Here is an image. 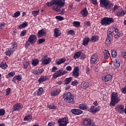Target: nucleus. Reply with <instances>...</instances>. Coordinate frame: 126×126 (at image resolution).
Returning <instances> with one entry per match:
<instances>
[{
	"instance_id": "obj_1",
	"label": "nucleus",
	"mask_w": 126,
	"mask_h": 126,
	"mask_svg": "<svg viewBox=\"0 0 126 126\" xmlns=\"http://www.w3.org/2000/svg\"><path fill=\"white\" fill-rule=\"evenodd\" d=\"M65 4V0H52L50 2L47 3V6L49 7L52 6V9L54 11L60 12L61 8Z\"/></svg>"
},
{
	"instance_id": "obj_2",
	"label": "nucleus",
	"mask_w": 126,
	"mask_h": 126,
	"mask_svg": "<svg viewBox=\"0 0 126 126\" xmlns=\"http://www.w3.org/2000/svg\"><path fill=\"white\" fill-rule=\"evenodd\" d=\"M121 101V98L119 97V93H113L111 94V100L109 104L110 107H115L116 104Z\"/></svg>"
},
{
	"instance_id": "obj_3",
	"label": "nucleus",
	"mask_w": 126,
	"mask_h": 126,
	"mask_svg": "<svg viewBox=\"0 0 126 126\" xmlns=\"http://www.w3.org/2000/svg\"><path fill=\"white\" fill-rule=\"evenodd\" d=\"M63 99L66 103H74V96L71 93H66L63 95Z\"/></svg>"
},
{
	"instance_id": "obj_4",
	"label": "nucleus",
	"mask_w": 126,
	"mask_h": 126,
	"mask_svg": "<svg viewBox=\"0 0 126 126\" xmlns=\"http://www.w3.org/2000/svg\"><path fill=\"white\" fill-rule=\"evenodd\" d=\"M99 2L101 7H104L105 9H110L114 6V4L110 3L109 0H99Z\"/></svg>"
},
{
	"instance_id": "obj_5",
	"label": "nucleus",
	"mask_w": 126,
	"mask_h": 126,
	"mask_svg": "<svg viewBox=\"0 0 126 126\" xmlns=\"http://www.w3.org/2000/svg\"><path fill=\"white\" fill-rule=\"evenodd\" d=\"M111 23H114V19L109 17H103L100 20V24L102 26H108Z\"/></svg>"
},
{
	"instance_id": "obj_6",
	"label": "nucleus",
	"mask_w": 126,
	"mask_h": 126,
	"mask_svg": "<svg viewBox=\"0 0 126 126\" xmlns=\"http://www.w3.org/2000/svg\"><path fill=\"white\" fill-rule=\"evenodd\" d=\"M16 44H14L12 45V48H7L5 52L6 56L9 57L11 54H13L15 50H16Z\"/></svg>"
},
{
	"instance_id": "obj_7",
	"label": "nucleus",
	"mask_w": 126,
	"mask_h": 126,
	"mask_svg": "<svg viewBox=\"0 0 126 126\" xmlns=\"http://www.w3.org/2000/svg\"><path fill=\"white\" fill-rule=\"evenodd\" d=\"M59 126H66L68 123V118L67 117L62 118L58 121Z\"/></svg>"
},
{
	"instance_id": "obj_8",
	"label": "nucleus",
	"mask_w": 126,
	"mask_h": 126,
	"mask_svg": "<svg viewBox=\"0 0 126 126\" xmlns=\"http://www.w3.org/2000/svg\"><path fill=\"white\" fill-rule=\"evenodd\" d=\"M84 126H95V123L93 120L90 118H86L83 122Z\"/></svg>"
},
{
	"instance_id": "obj_9",
	"label": "nucleus",
	"mask_w": 126,
	"mask_h": 126,
	"mask_svg": "<svg viewBox=\"0 0 126 126\" xmlns=\"http://www.w3.org/2000/svg\"><path fill=\"white\" fill-rule=\"evenodd\" d=\"M72 75L74 78H77L79 76V67L75 66L72 72Z\"/></svg>"
},
{
	"instance_id": "obj_10",
	"label": "nucleus",
	"mask_w": 126,
	"mask_h": 126,
	"mask_svg": "<svg viewBox=\"0 0 126 126\" xmlns=\"http://www.w3.org/2000/svg\"><path fill=\"white\" fill-rule=\"evenodd\" d=\"M61 92H62L61 89H54L51 92V95L53 97H56V96H58Z\"/></svg>"
},
{
	"instance_id": "obj_11",
	"label": "nucleus",
	"mask_w": 126,
	"mask_h": 126,
	"mask_svg": "<svg viewBox=\"0 0 126 126\" xmlns=\"http://www.w3.org/2000/svg\"><path fill=\"white\" fill-rule=\"evenodd\" d=\"M28 40L30 41L31 44H35L37 41V36H36L35 34L30 35Z\"/></svg>"
},
{
	"instance_id": "obj_12",
	"label": "nucleus",
	"mask_w": 126,
	"mask_h": 126,
	"mask_svg": "<svg viewBox=\"0 0 126 126\" xmlns=\"http://www.w3.org/2000/svg\"><path fill=\"white\" fill-rule=\"evenodd\" d=\"M115 110L118 112V113H120V114H124L125 112V106L124 105L121 104L117 106V107L115 108Z\"/></svg>"
},
{
	"instance_id": "obj_13",
	"label": "nucleus",
	"mask_w": 126,
	"mask_h": 126,
	"mask_svg": "<svg viewBox=\"0 0 126 126\" xmlns=\"http://www.w3.org/2000/svg\"><path fill=\"white\" fill-rule=\"evenodd\" d=\"M62 75H63V69H60L53 74V78H58V77H60Z\"/></svg>"
},
{
	"instance_id": "obj_14",
	"label": "nucleus",
	"mask_w": 126,
	"mask_h": 126,
	"mask_svg": "<svg viewBox=\"0 0 126 126\" xmlns=\"http://www.w3.org/2000/svg\"><path fill=\"white\" fill-rule=\"evenodd\" d=\"M97 60H98V54H94L91 57L90 63H93V64H95Z\"/></svg>"
},
{
	"instance_id": "obj_15",
	"label": "nucleus",
	"mask_w": 126,
	"mask_h": 126,
	"mask_svg": "<svg viewBox=\"0 0 126 126\" xmlns=\"http://www.w3.org/2000/svg\"><path fill=\"white\" fill-rule=\"evenodd\" d=\"M53 35L55 38H58V37H60V36L62 35V32H61V30H60V29L55 28L54 29Z\"/></svg>"
},
{
	"instance_id": "obj_16",
	"label": "nucleus",
	"mask_w": 126,
	"mask_h": 126,
	"mask_svg": "<svg viewBox=\"0 0 126 126\" xmlns=\"http://www.w3.org/2000/svg\"><path fill=\"white\" fill-rule=\"evenodd\" d=\"M46 34H47V31L45 29H42L38 32L37 36L38 38H41L42 36H45Z\"/></svg>"
},
{
	"instance_id": "obj_17",
	"label": "nucleus",
	"mask_w": 126,
	"mask_h": 126,
	"mask_svg": "<svg viewBox=\"0 0 126 126\" xmlns=\"http://www.w3.org/2000/svg\"><path fill=\"white\" fill-rule=\"evenodd\" d=\"M71 112L73 115H76V116L81 115L83 113V111L78 109H72L71 110Z\"/></svg>"
},
{
	"instance_id": "obj_18",
	"label": "nucleus",
	"mask_w": 126,
	"mask_h": 126,
	"mask_svg": "<svg viewBox=\"0 0 126 126\" xmlns=\"http://www.w3.org/2000/svg\"><path fill=\"white\" fill-rule=\"evenodd\" d=\"M100 109H101V107H100V106H97L96 107L94 106H92L90 109V112H92L93 114H96V113H97V112H98V111H99Z\"/></svg>"
},
{
	"instance_id": "obj_19",
	"label": "nucleus",
	"mask_w": 126,
	"mask_h": 126,
	"mask_svg": "<svg viewBox=\"0 0 126 126\" xmlns=\"http://www.w3.org/2000/svg\"><path fill=\"white\" fill-rule=\"evenodd\" d=\"M22 108V104L20 103L16 104L13 108V112H15V111H20V109Z\"/></svg>"
},
{
	"instance_id": "obj_20",
	"label": "nucleus",
	"mask_w": 126,
	"mask_h": 126,
	"mask_svg": "<svg viewBox=\"0 0 126 126\" xmlns=\"http://www.w3.org/2000/svg\"><path fill=\"white\" fill-rule=\"evenodd\" d=\"M126 13V11L123 10V9H119L116 12V15L117 16H124Z\"/></svg>"
},
{
	"instance_id": "obj_21",
	"label": "nucleus",
	"mask_w": 126,
	"mask_h": 126,
	"mask_svg": "<svg viewBox=\"0 0 126 126\" xmlns=\"http://www.w3.org/2000/svg\"><path fill=\"white\" fill-rule=\"evenodd\" d=\"M111 79H112V75H111L110 74L106 75V76L102 77V80L104 82H107L108 81H110V80H111Z\"/></svg>"
},
{
	"instance_id": "obj_22",
	"label": "nucleus",
	"mask_w": 126,
	"mask_h": 126,
	"mask_svg": "<svg viewBox=\"0 0 126 126\" xmlns=\"http://www.w3.org/2000/svg\"><path fill=\"white\" fill-rule=\"evenodd\" d=\"M90 42V38L88 36H86L84 38L83 41V45L85 47H86V46L88 45V43Z\"/></svg>"
},
{
	"instance_id": "obj_23",
	"label": "nucleus",
	"mask_w": 126,
	"mask_h": 126,
	"mask_svg": "<svg viewBox=\"0 0 126 126\" xmlns=\"http://www.w3.org/2000/svg\"><path fill=\"white\" fill-rule=\"evenodd\" d=\"M113 33H114V30L113 28H109L107 32V37L112 38L113 37Z\"/></svg>"
},
{
	"instance_id": "obj_24",
	"label": "nucleus",
	"mask_w": 126,
	"mask_h": 126,
	"mask_svg": "<svg viewBox=\"0 0 126 126\" xmlns=\"http://www.w3.org/2000/svg\"><path fill=\"white\" fill-rule=\"evenodd\" d=\"M80 13L83 17H86V16L88 15V10H87V8H84V9L80 11Z\"/></svg>"
},
{
	"instance_id": "obj_25",
	"label": "nucleus",
	"mask_w": 126,
	"mask_h": 126,
	"mask_svg": "<svg viewBox=\"0 0 126 126\" xmlns=\"http://www.w3.org/2000/svg\"><path fill=\"white\" fill-rule=\"evenodd\" d=\"M52 60V59L50 58H46L45 59H42L41 62L43 63V64H44L45 65L47 64H49L50 63H51V61Z\"/></svg>"
},
{
	"instance_id": "obj_26",
	"label": "nucleus",
	"mask_w": 126,
	"mask_h": 126,
	"mask_svg": "<svg viewBox=\"0 0 126 126\" xmlns=\"http://www.w3.org/2000/svg\"><path fill=\"white\" fill-rule=\"evenodd\" d=\"M65 58L58 59V60L56 61V63L58 64V65H60V64H62V63H65Z\"/></svg>"
},
{
	"instance_id": "obj_27",
	"label": "nucleus",
	"mask_w": 126,
	"mask_h": 126,
	"mask_svg": "<svg viewBox=\"0 0 126 126\" xmlns=\"http://www.w3.org/2000/svg\"><path fill=\"white\" fill-rule=\"evenodd\" d=\"M28 26V23L25 22L22 24H20L18 27V29H22L23 28H25V27H27Z\"/></svg>"
},
{
	"instance_id": "obj_28",
	"label": "nucleus",
	"mask_w": 126,
	"mask_h": 126,
	"mask_svg": "<svg viewBox=\"0 0 126 126\" xmlns=\"http://www.w3.org/2000/svg\"><path fill=\"white\" fill-rule=\"evenodd\" d=\"M104 58L105 60H108L110 58V53L108 50H104L103 51Z\"/></svg>"
},
{
	"instance_id": "obj_29",
	"label": "nucleus",
	"mask_w": 126,
	"mask_h": 126,
	"mask_svg": "<svg viewBox=\"0 0 126 126\" xmlns=\"http://www.w3.org/2000/svg\"><path fill=\"white\" fill-rule=\"evenodd\" d=\"M47 79H48L47 76H40V78L38 79V81L39 83H41V82H44V81H46V80H47Z\"/></svg>"
},
{
	"instance_id": "obj_30",
	"label": "nucleus",
	"mask_w": 126,
	"mask_h": 126,
	"mask_svg": "<svg viewBox=\"0 0 126 126\" xmlns=\"http://www.w3.org/2000/svg\"><path fill=\"white\" fill-rule=\"evenodd\" d=\"M32 64L33 66H37L39 64V59H34L32 61Z\"/></svg>"
},
{
	"instance_id": "obj_31",
	"label": "nucleus",
	"mask_w": 126,
	"mask_h": 126,
	"mask_svg": "<svg viewBox=\"0 0 126 126\" xmlns=\"http://www.w3.org/2000/svg\"><path fill=\"white\" fill-rule=\"evenodd\" d=\"M0 67H1L2 69H6L7 68V64L5 62H2L0 64Z\"/></svg>"
},
{
	"instance_id": "obj_32",
	"label": "nucleus",
	"mask_w": 126,
	"mask_h": 126,
	"mask_svg": "<svg viewBox=\"0 0 126 126\" xmlns=\"http://www.w3.org/2000/svg\"><path fill=\"white\" fill-rule=\"evenodd\" d=\"M91 40V42H98L99 41V36L97 35H94L92 37Z\"/></svg>"
},
{
	"instance_id": "obj_33",
	"label": "nucleus",
	"mask_w": 126,
	"mask_h": 126,
	"mask_svg": "<svg viewBox=\"0 0 126 126\" xmlns=\"http://www.w3.org/2000/svg\"><path fill=\"white\" fill-rule=\"evenodd\" d=\"M79 109H80V110H86L88 109V108L87 107V104H84L83 103L80 104L79 105Z\"/></svg>"
},
{
	"instance_id": "obj_34",
	"label": "nucleus",
	"mask_w": 126,
	"mask_h": 126,
	"mask_svg": "<svg viewBox=\"0 0 126 126\" xmlns=\"http://www.w3.org/2000/svg\"><path fill=\"white\" fill-rule=\"evenodd\" d=\"M24 121L27 122H31V121H32V116L31 115H29L26 116L24 119Z\"/></svg>"
},
{
	"instance_id": "obj_35",
	"label": "nucleus",
	"mask_w": 126,
	"mask_h": 126,
	"mask_svg": "<svg viewBox=\"0 0 126 126\" xmlns=\"http://www.w3.org/2000/svg\"><path fill=\"white\" fill-rule=\"evenodd\" d=\"M122 36H123V32H119L114 35V38L115 39H119V38H120V37H122Z\"/></svg>"
},
{
	"instance_id": "obj_36",
	"label": "nucleus",
	"mask_w": 126,
	"mask_h": 126,
	"mask_svg": "<svg viewBox=\"0 0 126 126\" xmlns=\"http://www.w3.org/2000/svg\"><path fill=\"white\" fill-rule=\"evenodd\" d=\"M72 80V77L67 78L65 79L64 81V84L66 85V84H68L69 83H70V82Z\"/></svg>"
},
{
	"instance_id": "obj_37",
	"label": "nucleus",
	"mask_w": 126,
	"mask_h": 126,
	"mask_svg": "<svg viewBox=\"0 0 126 126\" xmlns=\"http://www.w3.org/2000/svg\"><path fill=\"white\" fill-rule=\"evenodd\" d=\"M81 55V52H77L74 54L73 58L74 59H78Z\"/></svg>"
},
{
	"instance_id": "obj_38",
	"label": "nucleus",
	"mask_w": 126,
	"mask_h": 126,
	"mask_svg": "<svg viewBox=\"0 0 126 126\" xmlns=\"http://www.w3.org/2000/svg\"><path fill=\"white\" fill-rule=\"evenodd\" d=\"M43 92H44V90H43V88H39L38 89V92H37L38 96H41V95L43 94Z\"/></svg>"
},
{
	"instance_id": "obj_39",
	"label": "nucleus",
	"mask_w": 126,
	"mask_h": 126,
	"mask_svg": "<svg viewBox=\"0 0 126 126\" xmlns=\"http://www.w3.org/2000/svg\"><path fill=\"white\" fill-rule=\"evenodd\" d=\"M117 55H118V53L116 50H113L111 51V56L113 58H116V57H117Z\"/></svg>"
},
{
	"instance_id": "obj_40",
	"label": "nucleus",
	"mask_w": 126,
	"mask_h": 126,
	"mask_svg": "<svg viewBox=\"0 0 126 126\" xmlns=\"http://www.w3.org/2000/svg\"><path fill=\"white\" fill-rule=\"evenodd\" d=\"M67 35H70L71 36H74L75 35V32L73 30H69L67 33Z\"/></svg>"
},
{
	"instance_id": "obj_41",
	"label": "nucleus",
	"mask_w": 126,
	"mask_h": 126,
	"mask_svg": "<svg viewBox=\"0 0 126 126\" xmlns=\"http://www.w3.org/2000/svg\"><path fill=\"white\" fill-rule=\"evenodd\" d=\"M39 13H40V10H38L37 11H32V15H33L34 17L37 16V15H38V14H39Z\"/></svg>"
},
{
	"instance_id": "obj_42",
	"label": "nucleus",
	"mask_w": 126,
	"mask_h": 126,
	"mask_svg": "<svg viewBox=\"0 0 126 126\" xmlns=\"http://www.w3.org/2000/svg\"><path fill=\"white\" fill-rule=\"evenodd\" d=\"M112 40V37H107L105 40V44L106 45H110L111 44V41Z\"/></svg>"
},
{
	"instance_id": "obj_43",
	"label": "nucleus",
	"mask_w": 126,
	"mask_h": 126,
	"mask_svg": "<svg viewBox=\"0 0 126 126\" xmlns=\"http://www.w3.org/2000/svg\"><path fill=\"white\" fill-rule=\"evenodd\" d=\"M114 65L115 67H120L121 66V63H120V62L118 60H116V62L114 63Z\"/></svg>"
},
{
	"instance_id": "obj_44",
	"label": "nucleus",
	"mask_w": 126,
	"mask_h": 126,
	"mask_svg": "<svg viewBox=\"0 0 126 126\" xmlns=\"http://www.w3.org/2000/svg\"><path fill=\"white\" fill-rule=\"evenodd\" d=\"M73 26L74 27H79L80 26V22L77 21H74L73 23Z\"/></svg>"
},
{
	"instance_id": "obj_45",
	"label": "nucleus",
	"mask_w": 126,
	"mask_h": 126,
	"mask_svg": "<svg viewBox=\"0 0 126 126\" xmlns=\"http://www.w3.org/2000/svg\"><path fill=\"white\" fill-rule=\"evenodd\" d=\"M20 16V11H17L14 13V15H13V17L16 18L18 17V16Z\"/></svg>"
},
{
	"instance_id": "obj_46",
	"label": "nucleus",
	"mask_w": 126,
	"mask_h": 126,
	"mask_svg": "<svg viewBox=\"0 0 126 126\" xmlns=\"http://www.w3.org/2000/svg\"><path fill=\"white\" fill-rule=\"evenodd\" d=\"M26 33H27V31L24 30L22 32H21L20 36L21 37H24V36L26 35Z\"/></svg>"
},
{
	"instance_id": "obj_47",
	"label": "nucleus",
	"mask_w": 126,
	"mask_h": 126,
	"mask_svg": "<svg viewBox=\"0 0 126 126\" xmlns=\"http://www.w3.org/2000/svg\"><path fill=\"white\" fill-rule=\"evenodd\" d=\"M46 40L44 38H40L37 41V44L40 45V44H42V43H44Z\"/></svg>"
},
{
	"instance_id": "obj_48",
	"label": "nucleus",
	"mask_w": 126,
	"mask_h": 126,
	"mask_svg": "<svg viewBox=\"0 0 126 126\" xmlns=\"http://www.w3.org/2000/svg\"><path fill=\"white\" fill-rule=\"evenodd\" d=\"M47 107L49 108V109L51 110H56V109H57V106L54 105H48Z\"/></svg>"
},
{
	"instance_id": "obj_49",
	"label": "nucleus",
	"mask_w": 126,
	"mask_h": 126,
	"mask_svg": "<svg viewBox=\"0 0 126 126\" xmlns=\"http://www.w3.org/2000/svg\"><path fill=\"white\" fill-rule=\"evenodd\" d=\"M4 114H5V110L3 109H0V116H4Z\"/></svg>"
},
{
	"instance_id": "obj_50",
	"label": "nucleus",
	"mask_w": 126,
	"mask_h": 126,
	"mask_svg": "<svg viewBox=\"0 0 126 126\" xmlns=\"http://www.w3.org/2000/svg\"><path fill=\"white\" fill-rule=\"evenodd\" d=\"M24 68H27L28 65H29V62H24L23 63Z\"/></svg>"
},
{
	"instance_id": "obj_51",
	"label": "nucleus",
	"mask_w": 126,
	"mask_h": 126,
	"mask_svg": "<svg viewBox=\"0 0 126 126\" xmlns=\"http://www.w3.org/2000/svg\"><path fill=\"white\" fill-rule=\"evenodd\" d=\"M121 91L122 93H123V94H126V86L125 87L122 88L121 89Z\"/></svg>"
},
{
	"instance_id": "obj_52",
	"label": "nucleus",
	"mask_w": 126,
	"mask_h": 126,
	"mask_svg": "<svg viewBox=\"0 0 126 126\" xmlns=\"http://www.w3.org/2000/svg\"><path fill=\"white\" fill-rule=\"evenodd\" d=\"M16 77L17 78V80H18V81H20L22 79V76H21V75H18L17 76H16Z\"/></svg>"
},
{
	"instance_id": "obj_53",
	"label": "nucleus",
	"mask_w": 126,
	"mask_h": 126,
	"mask_svg": "<svg viewBox=\"0 0 126 126\" xmlns=\"http://www.w3.org/2000/svg\"><path fill=\"white\" fill-rule=\"evenodd\" d=\"M80 59L81 60H84L85 58H86V55L84 54V53H81V55H80Z\"/></svg>"
},
{
	"instance_id": "obj_54",
	"label": "nucleus",
	"mask_w": 126,
	"mask_h": 126,
	"mask_svg": "<svg viewBox=\"0 0 126 126\" xmlns=\"http://www.w3.org/2000/svg\"><path fill=\"white\" fill-rule=\"evenodd\" d=\"M71 84L73 86H75V85H77L78 84V81H77V80H75L72 82Z\"/></svg>"
},
{
	"instance_id": "obj_55",
	"label": "nucleus",
	"mask_w": 126,
	"mask_h": 126,
	"mask_svg": "<svg viewBox=\"0 0 126 126\" xmlns=\"http://www.w3.org/2000/svg\"><path fill=\"white\" fill-rule=\"evenodd\" d=\"M5 23H1L0 24V29H3V28H4V27H5Z\"/></svg>"
},
{
	"instance_id": "obj_56",
	"label": "nucleus",
	"mask_w": 126,
	"mask_h": 126,
	"mask_svg": "<svg viewBox=\"0 0 126 126\" xmlns=\"http://www.w3.org/2000/svg\"><path fill=\"white\" fill-rule=\"evenodd\" d=\"M56 18L58 20H60V21L63 20V19H64V18L62 17L61 16H56Z\"/></svg>"
},
{
	"instance_id": "obj_57",
	"label": "nucleus",
	"mask_w": 126,
	"mask_h": 126,
	"mask_svg": "<svg viewBox=\"0 0 126 126\" xmlns=\"http://www.w3.org/2000/svg\"><path fill=\"white\" fill-rule=\"evenodd\" d=\"M90 1L92 3H93V4H94V5L98 4V3H97V0H90Z\"/></svg>"
},
{
	"instance_id": "obj_58",
	"label": "nucleus",
	"mask_w": 126,
	"mask_h": 126,
	"mask_svg": "<svg viewBox=\"0 0 126 126\" xmlns=\"http://www.w3.org/2000/svg\"><path fill=\"white\" fill-rule=\"evenodd\" d=\"M83 87L85 88H87V87H89V82H85L83 84Z\"/></svg>"
},
{
	"instance_id": "obj_59",
	"label": "nucleus",
	"mask_w": 126,
	"mask_h": 126,
	"mask_svg": "<svg viewBox=\"0 0 126 126\" xmlns=\"http://www.w3.org/2000/svg\"><path fill=\"white\" fill-rule=\"evenodd\" d=\"M31 44V42H30V41L28 39V41H27L26 44H25V47L26 48H28V46L30 45Z\"/></svg>"
},
{
	"instance_id": "obj_60",
	"label": "nucleus",
	"mask_w": 126,
	"mask_h": 126,
	"mask_svg": "<svg viewBox=\"0 0 126 126\" xmlns=\"http://www.w3.org/2000/svg\"><path fill=\"white\" fill-rule=\"evenodd\" d=\"M111 28H112L113 29V33H114V32H115V33H116V34L117 33H119V30H118V29H116L114 27H111Z\"/></svg>"
},
{
	"instance_id": "obj_61",
	"label": "nucleus",
	"mask_w": 126,
	"mask_h": 126,
	"mask_svg": "<svg viewBox=\"0 0 126 126\" xmlns=\"http://www.w3.org/2000/svg\"><path fill=\"white\" fill-rule=\"evenodd\" d=\"M9 93H10V88H8L6 90V96L9 95Z\"/></svg>"
},
{
	"instance_id": "obj_62",
	"label": "nucleus",
	"mask_w": 126,
	"mask_h": 126,
	"mask_svg": "<svg viewBox=\"0 0 126 126\" xmlns=\"http://www.w3.org/2000/svg\"><path fill=\"white\" fill-rule=\"evenodd\" d=\"M57 69H58V68L57 67L54 66L52 68L51 72H56V71H57Z\"/></svg>"
},
{
	"instance_id": "obj_63",
	"label": "nucleus",
	"mask_w": 126,
	"mask_h": 126,
	"mask_svg": "<svg viewBox=\"0 0 126 126\" xmlns=\"http://www.w3.org/2000/svg\"><path fill=\"white\" fill-rule=\"evenodd\" d=\"M32 73H33V74H36L37 75H39V72L36 70H33L32 71Z\"/></svg>"
},
{
	"instance_id": "obj_64",
	"label": "nucleus",
	"mask_w": 126,
	"mask_h": 126,
	"mask_svg": "<svg viewBox=\"0 0 126 126\" xmlns=\"http://www.w3.org/2000/svg\"><path fill=\"white\" fill-rule=\"evenodd\" d=\"M8 74L10 77H13V76H14V75H15V72H11L9 73Z\"/></svg>"
}]
</instances>
